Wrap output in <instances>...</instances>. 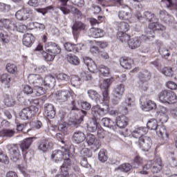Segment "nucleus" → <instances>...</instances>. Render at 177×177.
I'll return each instance as SVG.
<instances>
[{
	"instance_id": "nucleus-4",
	"label": "nucleus",
	"mask_w": 177,
	"mask_h": 177,
	"mask_svg": "<svg viewBox=\"0 0 177 177\" xmlns=\"http://www.w3.org/2000/svg\"><path fill=\"white\" fill-rule=\"evenodd\" d=\"M49 80H53V77L48 76L44 80L39 75H30L28 77L30 84H32L34 86H39V85L49 86V85H50V84L48 82Z\"/></svg>"
},
{
	"instance_id": "nucleus-22",
	"label": "nucleus",
	"mask_w": 177,
	"mask_h": 177,
	"mask_svg": "<svg viewBox=\"0 0 177 177\" xmlns=\"http://www.w3.org/2000/svg\"><path fill=\"white\" fill-rule=\"evenodd\" d=\"M34 41H35V37L34 35H32L31 33H26L24 35L22 42L25 46L30 48V46H32Z\"/></svg>"
},
{
	"instance_id": "nucleus-45",
	"label": "nucleus",
	"mask_w": 177,
	"mask_h": 177,
	"mask_svg": "<svg viewBox=\"0 0 177 177\" xmlns=\"http://www.w3.org/2000/svg\"><path fill=\"white\" fill-rule=\"evenodd\" d=\"M0 82L2 84H5L6 88H10V76L6 73L3 74L0 76Z\"/></svg>"
},
{
	"instance_id": "nucleus-48",
	"label": "nucleus",
	"mask_w": 177,
	"mask_h": 177,
	"mask_svg": "<svg viewBox=\"0 0 177 177\" xmlns=\"http://www.w3.org/2000/svg\"><path fill=\"white\" fill-rule=\"evenodd\" d=\"M160 5L162 8H167L168 9H174L176 6L172 0H161Z\"/></svg>"
},
{
	"instance_id": "nucleus-35",
	"label": "nucleus",
	"mask_w": 177,
	"mask_h": 177,
	"mask_svg": "<svg viewBox=\"0 0 177 177\" xmlns=\"http://www.w3.org/2000/svg\"><path fill=\"white\" fill-rule=\"evenodd\" d=\"M3 102L6 106L8 107H12V106H15L16 104V101L13 99V97L11 95H9L8 94H5L3 95Z\"/></svg>"
},
{
	"instance_id": "nucleus-17",
	"label": "nucleus",
	"mask_w": 177,
	"mask_h": 177,
	"mask_svg": "<svg viewBox=\"0 0 177 177\" xmlns=\"http://www.w3.org/2000/svg\"><path fill=\"white\" fill-rule=\"evenodd\" d=\"M87 93L90 99L95 100L97 103H106V101H104V97L102 98L97 91L90 89L87 91Z\"/></svg>"
},
{
	"instance_id": "nucleus-44",
	"label": "nucleus",
	"mask_w": 177,
	"mask_h": 177,
	"mask_svg": "<svg viewBox=\"0 0 177 177\" xmlns=\"http://www.w3.org/2000/svg\"><path fill=\"white\" fill-rule=\"evenodd\" d=\"M129 30V24L125 21H122L118 25V32H127Z\"/></svg>"
},
{
	"instance_id": "nucleus-1",
	"label": "nucleus",
	"mask_w": 177,
	"mask_h": 177,
	"mask_svg": "<svg viewBox=\"0 0 177 177\" xmlns=\"http://www.w3.org/2000/svg\"><path fill=\"white\" fill-rule=\"evenodd\" d=\"M152 167V168H151ZM151 168V172L153 174H158L162 169V162H161V158H158L154 159V160H151L146 164L143 168L142 171H139L141 175H147L149 174V169Z\"/></svg>"
},
{
	"instance_id": "nucleus-26",
	"label": "nucleus",
	"mask_w": 177,
	"mask_h": 177,
	"mask_svg": "<svg viewBox=\"0 0 177 177\" xmlns=\"http://www.w3.org/2000/svg\"><path fill=\"white\" fill-rule=\"evenodd\" d=\"M120 66H122V67H123V68L130 69L132 67V64L133 63V59H132L129 57H123L120 58Z\"/></svg>"
},
{
	"instance_id": "nucleus-39",
	"label": "nucleus",
	"mask_w": 177,
	"mask_h": 177,
	"mask_svg": "<svg viewBox=\"0 0 177 177\" xmlns=\"http://www.w3.org/2000/svg\"><path fill=\"white\" fill-rule=\"evenodd\" d=\"M45 93V90L40 86H35L33 88L32 97H38L39 96H42Z\"/></svg>"
},
{
	"instance_id": "nucleus-12",
	"label": "nucleus",
	"mask_w": 177,
	"mask_h": 177,
	"mask_svg": "<svg viewBox=\"0 0 177 177\" xmlns=\"http://www.w3.org/2000/svg\"><path fill=\"white\" fill-rule=\"evenodd\" d=\"M124 91H125L124 84H119L115 87L113 91V100H115V102H119V100H121L122 95H124Z\"/></svg>"
},
{
	"instance_id": "nucleus-15",
	"label": "nucleus",
	"mask_w": 177,
	"mask_h": 177,
	"mask_svg": "<svg viewBox=\"0 0 177 177\" xmlns=\"http://www.w3.org/2000/svg\"><path fill=\"white\" fill-rule=\"evenodd\" d=\"M30 10L27 8H21V10H19L16 14L15 16L17 19V20L20 21H26L28 19H30Z\"/></svg>"
},
{
	"instance_id": "nucleus-61",
	"label": "nucleus",
	"mask_w": 177,
	"mask_h": 177,
	"mask_svg": "<svg viewBox=\"0 0 177 177\" xmlns=\"http://www.w3.org/2000/svg\"><path fill=\"white\" fill-rule=\"evenodd\" d=\"M82 77L84 80V81H92L93 80V75H92V73L89 72L83 73Z\"/></svg>"
},
{
	"instance_id": "nucleus-19",
	"label": "nucleus",
	"mask_w": 177,
	"mask_h": 177,
	"mask_svg": "<svg viewBox=\"0 0 177 177\" xmlns=\"http://www.w3.org/2000/svg\"><path fill=\"white\" fill-rule=\"evenodd\" d=\"M84 45L82 44H73L70 42H67L64 44V48L68 52H73V53H77V52H80Z\"/></svg>"
},
{
	"instance_id": "nucleus-18",
	"label": "nucleus",
	"mask_w": 177,
	"mask_h": 177,
	"mask_svg": "<svg viewBox=\"0 0 177 177\" xmlns=\"http://www.w3.org/2000/svg\"><path fill=\"white\" fill-rule=\"evenodd\" d=\"M83 62L88 67L91 73H94L95 71H97V66H96V64L95 62H93V60H92V59L88 57H83Z\"/></svg>"
},
{
	"instance_id": "nucleus-32",
	"label": "nucleus",
	"mask_w": 177,
	"mask_h": 177,
	"mask_svg": "<svg viewBox=\"0 0 177 177\" xmlns=\"http://www.w3.org/2000/svg\"><path fill=\"white\" fill-rule=\"evenodd\" d=\"M116 125L119 128H125L128 125V118L124 115L118 116L117 118Z\"/></svg>"
},
{
	"instance_id": "nucleus-14",
	"label": "nucleus",
	"mask_w": 177,
	"mask_h": 177,
	"mask_svg": "<svg viewBox=\"0 0 177 177\" xmlns=\"http://www.w3.org/2000/svg\"><path fill=\"white\" fill-rule=\"evenodd\" d=\"M70 97V91L68 90H59L55 93V98L59 103L67 102Z\"/></svg>"
},
{
	"instance_id": "nucleus-60",
	"label": "nucleus",
	"mask_w": 177,
	"mask_h": 177,
	"mask_svg": "<svg viewBox=\"0 0 177 177\" xmlns=\"http://www.w3.org/2000/svg\"><path fill=\"white\" fill-rule=\"evenodd\" d=\"M50 9H53L52 6H48L45 8H36L35 10L38 13H41L43 16H45L46 13H48V10H50Z\"/></svg>"
},
{
	"instance_id": "nucleus-21",
	"label": "nucleus",
	"mask_w": 177,
	"mask_h": 177,
	"mask_svg": "<svg viewBox=\"0 0 177 177\" xmlns=\"http://www.w3.org/2000/svg\"><path fill=\"white\" fill-rule=\"evenodd\" d=\"M159 16L162 21H164L166 24H171L174 21V17L168 15V12L164 10L159 12Z\"/></svg>"
},
{
	"instance_id": "nucleus-11",
	"label": "nucleus",
	"mask_w": 177,
	"mask_h": 177,
	"mask_svg": "<svg viewBox=\"0 0 177 177\" xmlns=\"http://www.w3.org/2000/svg\"><path fill=\"white\" fill-rule=\"evenodd\" d=\"M111 78L106 79L101 84V89H104V91H102V96L104 97L105 104L110 103V97H109V86H110L111 84Z\"/></svg>"
},
{
	"instance_id": "nucleus-33",
	"label": "nucleus",
	"mask_w": 177,
	"mask_h": 177,
	"mask_svg": "<svg viewBox=\"0 0 177 177\" xmlns=\"http://www.w3.org/2000/svg\"><path fill=\"white\" fill-rule=\"evenodd\" d=\"M90 35L93 38H102L104 35V33L102 29L91 28L90 29Z\"/></svg>"
},
{
	"instance_id": "nucleus-10",
	"label": "nucleus",
	"mask_w": 177,
	"mask_h": 177,
	"mask_svg": "<svg viewBox=\"0 0 177 177\" xmlns=\"http://www.w3.org/2000/svg\"><path fill=\"white\" fill-rule=\"evenodd\" d=\"M86 142L93 150L99 149L102 145L100 140L95 135L91 133L86 137Z\"/></svg>"
},
{
	"instance_id": "nucleus-38",
	"label": "nucleus",
	"mask_w": 177,
	"mask_h": 177,
	"mask_svg": "<svg viewBox=\"0 0 177 177\" xmlns=\"http://www.w3.org/2000/svg\"><path fill=\"white\" fill-rule=\"evenodd\" d=\"M132 169V165L129 163H123L115 168V171H120L121 172H129Z\"/></svg>"
},
{
	"instance_id": "nucleus-50",
	"label": "nucleus",
	"mask_w": 177,
	"mask_h": 177,
	"mask_svg": "<svg viewBox=\"0 0 177 177\" xmlns=\"http://www.w3.org/2000/svg\"><path fill=\"white\" fill-rule=\"evenodd\" d=\"M98 71L103 77H108L110 74V68L104 65H100L98 68Z\"/></svg>"
},
{
	"instance_id": "nucleus-42",
	"label": "nucleus",
	"mask_w": 177,
	"mask_h": 177,
	"mask_svg": "<svg viewBox=\"0 0 177 177\" xmlns=\"http://www.w3.org/2000/svg\"><path fill=\"white\" fill-rule=\"evenodd\" d=\"M15 136V130L12 129H2L0 130L1 138H12Z\"/></svg>"
},
{
	"instance_id": "nucleus-20",
	"label": "nucleus",
	"mask_w": 177,
	"mask_h": 177,
	"mask_svg": "<svg viewBox=\"0 0 177 177\" xmlns=\"http://www.w3.org/2000/svg\"><path fill=\"white\" fill-rule=\"evenodd\" d=\"M142 109L144 110V111H150V110H154L157 109V104H156V102L154 101L147 99L143 102L142 105Z\"/></svg>"
},
{
	"instance_id": "nucleus-51",
	"label": "nucleus",
	"mask_w": 177,
	"mask_h": 177,
	"mask_svg": "<svg viewBox=\"0 0 177 177\" xmlns=\"http://www.w3.org/2000/svg\"><path fill=\"white\" fill-rule=\"evenodd\" d=\"M144 17L146 20H148V21H152L153 23L154 21H158V19L156 17V15L149 11H145L144 12Z\"/></svg>"
},
{
	"instance_id": "nucleus-23",
	"label": "nucleus",
	"mask_w": 177,
	"mask_h": 177,
	"mask_svg": "<svg viewBox=\"0 0 177 177\" xmlns=\"http://www.w3.org/2000/svg\"><path fill=\"white\" fill-rule=\"evenodd\" d=\"M32 139H35V138H28L25 140H24L22 142L20 143V149L22 151V153H26L28 149H30V146L32 145Z\"/></svg>"
},
{
	"instance_id": "nucleus-49",
	"label": "nucleus",
	"mask_w": 177,
	"mask_h": 177,
	"mask_svg": "<svg viewBox=\"0 0 177 177\" xmlns=\"http://www.w3.org/2000/svg\"><path fill=\"white\" fill-rule=\"evenodd\" d=\"M160 56L163 57V59H168L170 56L169 50L165 47L164 46H161L158 50Z\"/></svg>"
},
{
	"instance_id": "nucleus-7",
	"label": "nucleus",
	"mask_w": 177,
	"mask_h": 177,
	"mask_svg": "<svg viewBox=\"0 0 177 177\" xmlns=\"http://www.w3.org/2000/svg\"><path fill=\"white\" fill-rule=\"evenodd\" d=\"M6 149L8 150L10 156V159L16 162L20 160L21 154H20V150L19 146L15 144H8L6 145Z\"/></svg>"
},
{
	"instance_id": "nucleus-57",
	"label": "nucleus",
	"mask_w": 177,
	"mask_h": 177,
	"mask_svg": "<svg viewBox=\"0 0 177 177\" xmlns=\"http://www.w3.org/2000/svg\"><path fill=\"white\" fill-rule=\"evenodd\" d=\"M80 154L85 158L92 157V152H91V150H89L88 148H83L80 151Z\"/></svg>"
},
{
	"instance_id": "nucleus-29",
	"label": "nucleus",
	"mask_w": 177,
	"mask_h": 177,
	"mask_svg": "<svg viewBox=\"0 0 177 177\" xmlns=\"http://www.w3.org/2000/svg\"><path fill=\"white\" fill-rule=\"evenodd\" d=\"M85 139H86V136H85V133L82 131H75L73 134V140L75 143H82Z\"/></svg>"
},
{
	"instance_id": "nucleus-58",
	"label": "nucleus",
	"mask_w": 177,
	"mask_h": 177,
	"mask_svg": "<svg viewBox=\"0 0 177 177\" xmlns=\"http://www.w3.org/2000/svg\"><path fill=\"white\" fill-rule=\"evenodd\" d=\"M162 73L165 75V77H172V75L174 74L172 68L167 67L162 70Z\"/></svg>"
},
{
	"instance_id": "nucleus-46",
	"label": "nucleus",
	"mask_w": 177,
	"mask_h": 177,
	"mask_svg": "<svg viewBox=\"0 0 177 177\" xmlns=\"http://www.w3.org/2000/svg\"><path fill=\"white\" fill-rule=\"evenodd\" d=\"M138 77L141 82H147V81L150 80V73H149L147 71H145L144 72L140 73Z\"/></svg>"
},
{
	"instance_id": "nucleus-34",
	"label": "nucleus",
	"mask_w": 177,
	"mask_h": 177,
	"mask_svg": "<svg viewBox=\"0 0 177 177\" xmlns=\"http://www.w3.org/2000/svg\"><path fill=\"white\" fill-rule=\"evenodd\" d=\"M0 27H4V28L13 30L15 28V24H12V21L9 19H0Z\"/></svg>"
},
{
	"instance_id": "nucleus-24",
	"label": "nucleus",
	"mask_w": 177,
	"mask_h": 177,
	"mask_svg": "<svg viewBox=\"0 0 177 177\" xmlns=\"http://www.w3.org/2000/svg\"><path fill=\"white\" fill-rule=\"evenodd\" d=\"M149 28L151 35L154 34V31H164L165 30V26L164 25L160 24L157 21H153L149 25Z\"/></svg>"
},
{
	"instance_id": "nucleus-43",
	"label": "nucleus",
	"mask_w": 177,
	"mask_h": 177,
	"mask_svg": "<svg viewBox=\"0 0 177 177\" xmlns=\"http://www.w3.org/2000/svg\"><path fill=\"white\" fill-rule=\"evenodd\" d=\"M71 84L72 86H74V88H78L79 86H81L82 80H81V77L78 76H73L71 78Z\"/></svg>"
},
{
	"instance_id": "nucleus-52",
	"label": "nucleus",
	"mask_w": 177,
	"mask_h": 177,
	"mask_svg": "<svg viewBox=\"0 0 177 177\" xmlns=\"http://www.w3.org/2000/svg\"><path fill=\"white\" fill-rule=\"evenodd\" d=\"M108 157L107 154L106 153V151L104 149H101L98 153V160L101 162H106L107 161Z\"/></svg>"
},
{
	"instance_id": "nucleus-63",
	"label": "nucleus",
	"mask_w": 177,
	"mask_h": 177,
	"mask_svg": "<svg viewBox=\"0 0 177 177\" xmlns=\"http://www.w3.org/2000/svg\"><path fill=\"white\" fill-rule=\"evenodd\" d=\"M23 91H24V93H26V95H32V96L34 89H32V88H31V86H30L28 85L24 86Z\"/></svg>"
},
{
	"instance_id": "nucleus-9",
	"label": "nucleus",
	"mask_w": 177,
	"mask_h": 177,
	"mask_svg": "<svg viewBox=\"0 0 177 177\" xmlns=\"http://www.w3.org/2000/svg\"><path fill=\"white\" fill-rule=\"evenodd\" d=\"M136 145H138V147L142 149V150L144 151H149L151 147V145H153V142L151 141V138H150V137L144 136L138 139Z\"/></svg>"
},
{
	"instance_id": "nucleus-54",
	"label": "nucleus",
	"mask_w": 177,
	"mask_h": 177,
	"mask_svg": "<svg viewBox=\"0 0 177 177\" xmlns=\"http://www.w3.org/2000/svg\"><path fill=\"white\" fill-rule=\"evenodd\" d=\"M129 16H131V14H129L128 11L120 10L119 12V19H120V20H128Z\"/></svg>"
},
{
	"instance_id": "nucleus-5",
	"label": "nucleus",
	"mask_w": 177,
	"mask_h": 177,
	"mask_svg": "<svg viewBox=\"0 0 177 177\" xmlns=\"http://www.w3.org/2000/svg\"><path fill=\"white\" fill-rule=\"evenodd\" d=\"M66 151L67 149L64 147H62V149H57L53 151L51 153V160H53L54 162H60L63 161V160H64V162L66 160H68L71 164L70 158H67V154L66 153Z\"/></svg>"
},
{
	"instance_id": "nucleus-40",
	"label": "nucleus",
	"mask_w": 177,
	"mask_h": 177,
	"mask_svg": "<svg viewBox=\"0 0 177 177\" xmlns=\"http://www.w3.org/2000/svg\"><path fill=\"white\" fill-rule=\"evenodd\" d=\"M126 32H118L117 34L118 39L122 43H124V42L128 43V41H129L130 39L129 35L127 34Z\"/></svg>"
},
{
	"instance_id": "nucleus-62",
	"label": "nucleus",
	"mask_w": 177,
	"mask_h": 177,
	"mask_svg": "<svg viewBox=\"0 0 177 177\" xmlns=\"http://www.w3.org/2000/svg\"><path fill=\"white\" fill-rule=\"evenodd\" d=\"M97 136L100 139H104L106 138V131L102 127L97 129Z\"/></svg>"
},
{
	"instance_id": "nucleus-13",
	"label": "nucleus",
	"mask_w": 177,
	"mask_h": 177,
	"mask_svg": "<svg viewBox=\"0 0 177 177\" xmlns=\"http://www.w3.org/2000/svg\"><path fill=\"white\" fill-rule=\"evenodd\" d=\"M72 30L75 38H78L80 37V32L86 30V25L81 21H76L72 26Z\"/></svg>"
},
{
	"instance_id": "nucleus-25",
	"label": "nucleus",
	"mask_w": 177,
	"mask_h": 177,
	"mask_svg": "<svg viewBox=\"0 0 177 177\" xmlns=\"http://www.w3.org/2000/svg\"><path fill=\"white\" fill-rule=\"evenodd\" d=\"M44 110L45 114L48 118H55V115H56V112H55V108L53 107V105L50 104H45Z\"/></svg>"
},
{
	"instance_id": "nucleus-6",
	"label": "nucleus",
	"mask_w": 177,
	"mask_h": 177,
	"mask_svg": "<svg viewBox=\"0 0 177 177\" xmlns=\"http://www.w3.org/2000/svg\"><path fill=\"white\" fill-rule=\"evenodd\" d=\"M38 113V107L32 105L28 108H25L22 109V111L19 113V117L21 120H30V118H32L35 115Z\"/></svg>"
},
{
	"instance_id": "nucleus-53",
	"label": "nucleus",
	"mask_w": 177,
	"mask_h": 177,
	"mask_svg": "<svg viewBox=\"0 0 177 177\" xmlns=\"http://www.w3.org/2000/svg\"><path fill=\"white\" fill-rule=\"evenodd\" d=\"M124 106L127 107H132V106H133V96L132 95H127Z\"/></svg>"
},
{
	"instance_id": "nucleus-59",
	"label": "nucleus",
	"mask_w": 177,
	"mask_h": 177,
	"mask_svg": "<svg viewBox=\"0 0 177 177\" xmlns=\"http://www.w3.org/2000/svg\"><path fill=\"white\" fill-rule=\"evenodd\" d=\"M12 30H17V31H19V32H24V31H27V26L24 24H21L19 26H16V24H15V26L12 28Z\"/></svg>"
},
{
	"instance_id": "nucleus-47",
	"label": "nucleus",
	"mask_w": 177,
	"mask_h": 177,
	"mask_svg": "<svg viewBox=\"0 0 177 177\" xmlns=\"http://www.w3.org/2000/svg\"><path fill=\"white\" fill-rule=\"evenodd\" d=\"M46 52H44L42 53L43 57H44L46 62H53V60H55V57H56V55L50 50H46Z\"/></svg>"
},
{
	"instance_id": "nucleus-41",
	"label": "nucleus",
	"mask_w": 177,
	"mask_h": 177,
	"mask_svg": "<svg viewBox=\"0 0 177 177\" xmlns=\"http://www.w3.org/2000/svg\"><path fill=\"white\" fill-rule=\"evenodd\" d=\"M66 60L70 64H73V66H78L80 64V58L74 55H68Z\"/></svg>"
},
{
	"instance_id": "nucleus-28",
	"label": "nucleus",
	"mask_w": 177,
	"mask_h": 177,
	"mask_svg": "<svg viewBox=\"0 0 177 177\" xmlns=\"http://www.w3.org/2000/svg\"><path fill=\"white\" fill-rule=\"evenodd\" d=\"M85 115H86V111L82 110L81 116L80 118L75 117V118H72L71 119V122L72 125L77 128V127H78V125H80V124H81V122L84 121V118L85 117Z\"/></svg>"
},
{
	"instance_id": "nucleus-27",
	"label": "nucleus",
	"mask_w": 177,
	"mask_h": 177,
	"mask_svg": "<svg viewBox=\"0 0 177 177\" xmlns=\"http://www.w3.org/2000/svg\"><path fill=\"white\" fill-rule=\"evenodd\" d=\"M56 79L59 85H66L70 82V76L63 73L57 75Z\"/></svg>"
},
{
	"instance_id": "nucleus-30",
	"label": "nucleus",
	"mask_w": 177,
	"mask_h": 177,
	"mask_svg": "<svg viewBox=\"0 0 177 177\" xmlns=\"http://www.w3.org/2000/svg\"><path fill=\"white\" fill-rule=\"evenodd\" d=\"M127 44L131 49H136V48H139V46H140L142 41H140V37H135L133 39H129Z\"/></svg>"
},
{
	"instance_id": "nucleus-3",
	"label": "nucleus",
	"mask_w": 177,
	"mask_h": 177,
	"mask_svg": "<svg viewBox=\"0 0 177 177\" xmlns=\"http://www.w3.org/2000/svg\"><path fill=\"white\" fill-rule=\"evenodd\" d=\"M158 96L161 103H168V104H172V103H176L177 102L176 94L171 91H162Z\"/></svg>"
},
{
	"instance_id": "nucleus-36",
	"label": "nucleus",
	"mask_w": 177,
	"mask_h": 177,
	"mask_svg": "<svg viewBox=\"0 0 177 177\" xmlns=\"http://www.w3.org/2000/svg\"><path fill=\"white\" fill-rule=\"evenodd\" d=\"M38 150L43 153H46L49 150V142L46 140H43L39 142Z\"/></svg>"
},
{
	"instance_id": "nucleus-64",
	"label": "nucleus",
	"mask_w": 177,
	"mask_h": 177,
	"mask_svg": "<svg viewBox=\"0 0 177 177\" xmlns=\"http://www.w3.org/2000/svg\"><path fill=\"white\" fill-rule=\"evenodd\" d=\"M0 38L2 42H3L4 44H8V42H9V41L10 40V37L6 33H1Z\"/></svg>"
},
{
	"instance_id": "nucleus-8",
	"label": "nucleus",
	"mask_w": 177,
	"mask_h": 177,
	"mask_svg": "<svg viewBox=\"0 0 177 177\" xmlns=\"http://www.w3.org/2000/svg\"><path fill=\"white\" fill-rule=\"evenodd\" d=\"M101 104H103L104 107L100 108L99 105H96L92 107L91 113L93 117V119L100 120V117H102V115H104V113H106V111H108L109 103H108L107 104H106V103H101Z\"/></svg>"
},
{
	"instance_id": "nucleus-56",
	"label": "nucleus",
	"mask_w": 177,
	"mask_h": 177,
	"mask_svg": "<svg viewBox=\"0 0 177 177\" xmlns=\"http://www.w3.org/2000/svg\"><path fill=\"white\" fill-rule=\"evenodd\" d=\"M68 127L67 123L60 124L58 126V131L64 133V135H67V132L68 131Z\"/></svg>"
},
{
	"instance_id": "nucleus-55",
	"label": "nucleus",
	"mask_w": 177,
	"mask_h": 177,
	"mask_svg": "<svg viewBox=\"0 0 177 177\" xmlns=\"http://www.w3.org/2000/svg\"><path fill=\"white\" fill-rule=\"evenodd\" d=\"M6 70L10 74H15L17 71V67L13 64H8L6 65Z\"/></svg>"
},
{
	"instance_id": "nucleus-2",
	"label": "nucleus",
	"mask_w": 177,
	"mask_h": 177,
	"mask_svg": "<svg viewBox=\"0 0 177 177\" xmlns=\"http://www.w3.org/2000/svg\"><path fill=\"white\" fill-rule=\"evenodd\" d=\"M147 127L148 129H151V131H156V133L159 138H161L163 140H168V134H167V130L165 129V127L160 126L158 127V124H157V120L156 119L150 120L147 124Z\"/></svg>"
},
{
	"instance_id": "nucleus-31",
	"label": "nucleus",
	"mask_w": 177,
	"mask_h": 177,
	"mask_svg": "<svg viewBox=\"0 0 177 177\" xmlns=\"http://www.w3.org/2000/svg\"><path fill=\"white\" fill-rule=\"evenodd\" d=\"M48 46L49 48H48L47 50L52 52V53L55 55L62 52V48H60V46L55 43L49 42L48 43Z\"/></svg>"
},
{
	"instance_id": "nucleus-16",
	"label": "nucleus",
	"mask_w": 177,
	"mask_h": 177,
	"mask_svg": "<svg viewBox=\"0 0 177 177\" xmlns=\"http://www.w3.org/2000/svg\"><path fill=\"white\" fill-rule=\"evenodd\" d=\"M148 129L146 127H139L131 131V138H134V139H140V138H143L147 133Z\"/></svg>"
},
{
	"instance_id": "nucleus-37",
	"label": "nucleus",
	"mask_w": 177,
	"mask_h": 177,
	"mask_svg": "<svg viewBox=\"0 0 177 177\" xmlns=\"http://www.w3.org/2000/svg\"><path fill=\"white\" fill-rule=\"evenodd\" d=\"M99 128L97 119H92L88 124L87 129L89 132H96V129Z\"/></svg>"
}]
</instances>
